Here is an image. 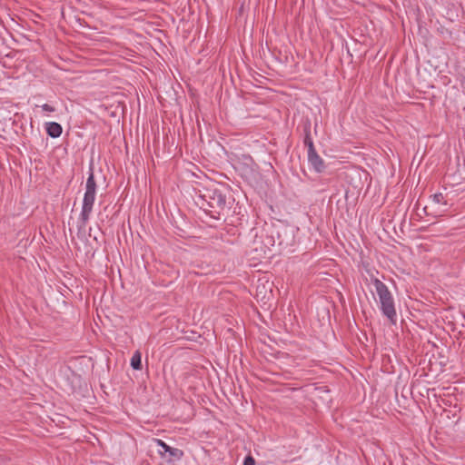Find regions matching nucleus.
I'll use <instances>...</instances> for the list:
<instances>
[{"instance_id":"nucleus-11","label":"nucleus","mask_w":465,"mask_h":465,"mask_svg":"<svg viewBox=\"0 0 465 465\" xmlns=\"http://www.w3.org/2000/svg\"><path fill=\"white\" fill-rule=\"evenodd\" d=\"M432 201L435 203H443V204H446V202L444 200V196L442 193H435L434 195H432Z\"/></svg>"},{"instance_id":"nucleus-10","label":"nucleus","mask_w":465,"mask_h":465,"mask_svg":"<svg viewBox=\"0 0 465 465\" xmlns=\"http://www.w3.org/2000/svg\"><path fill=\"white\" fill-rule=\"evenodd\" d=\"M117 114H122L123 116L125 115L124 107L120 104L116 106L114 111L110 113V116L112 117L117 116Z\"/></svg>"},{"instance_id":"nucleus-13","label":"nucleus","mask_w":465,"mask_h":465,"mask_svg":"<svg viewBox=\"0 0 465 465\" xmlns=\"http://www.w3.org/2000/svg\"><path fill=\"white\" fill-rule=\"evenodd\" d=\"M243 465H255V460L252 456H247L244 459Z\"/></svg>"},{"instance_id":"nucleus-3","label":"nucleus","mask_w":465,"mask_h":465,"mask_svg":"<svg viewBox=\"0 0 465 465\" xmlns=\"http://www.w3.org/2000/svg\"><path fill=\"white\" fill-rule=\"evenodd\" d=\"M372 284L375 287L377 295L379 297L381 310L383 315L386 316L391 323H395L397 320V313L394 305V299L391 292L385 285V283L377 278L372 280Z\"/></svg>"},{"instance_id":"nucleus-7","label":"nucleus","mask_w":465,"mask_h":465,"mask_svg":"<svg viewBox=\"0 0 465 465\" xmlns=\"http://www.w3.org/2000/svg\"><path fill=\"white\" fill-rule=\"evenodd\" d=\"M305 136L303 139L304 145L308 148V152L315 151V147L311 137V122L307 120L304 125Z\"/></svg>"},{"instance_id":"nucleus-4","label":"nucleus","mask_w":465,"mask_h":465,"mask_svg":"<svg viewBox=\"0 0 465 465\" xmlns=\"http://www.w3.org/2000/svg\"><path fill=\"white\" fill-rule=\"evenodd\" d=\"M275 233L278 234V232H276L273 226L263 228L259 233H256L253 242L256 245L255 250L258 251L260 249V251L264 253H266L267 251H271V248L274 246L276 242Z\"/></svg>"},{"instance_id":"nucleus-14","label":"nucleus","mask_w":465,"mask_h":465,"mask_svg":"<svg viewBox=\"0 0 465 465\" xmlns=\"http://www.w3.org/2000/svg\"><path fill=\"white\" fill-rule=\"evenodd\" d=\"M278 240H280V238L278 237ZM282 242V241H279V244L281 245Z\"/></svg>"},{"instance_id":"nucleus-1","label":"nucleus","mask_w":465,"mask_h":465,"mask_svg":"<svg viewBox=\"0 0 465 465\" xmlns=\"http://www.w3.org/2000/svg\"><path fill=\"white\" fill-rule=\"evenodd\" d=\"M197 204L212 218L220 220L224 215L226 197L218 188L210 186L201 192Z\"/></svg>"},{"instance_id":"nucleus-5","label":"nucleus","mask_w":465,"mask_h":465,"mask_svg":"<svg viewBox=\"0 0 465 465\" xmlns=\"http://www.w3.org/2000/svg\"><path fill=\"white\" fill-rule=\"evenodd\" d=\"M153 442L160 447L158 450V454L163 458L165 459L168 462H173L176 460H179L183 456V451L177 448H173L169 445H167L163 440L161 439H153Z\"/></svg>"},{"instance_id":"nucleus-12","label":"nucleus","mask_w":465,"mask_h":465,"mask_svg":"<svg viewBox=\"0 0 465 465\" xmlns=\"http://www.w3.org/2000/svg\"><path fill=\"white\" fill-rule=\"evenodd\" d=\"M41 108L43 109L44 112H46V113H54L55 111L54 107L48 104H45L41 105Z\"/></svg>"},{"instance_id":"nucleus-2","label":"nucleus","mask_w":465,"mask_h":465,"mask_svg":"<svg viewBox=\"0 0 465 465\" xmlns=\"http://www.w3.org/2000/svg\"><path fill=\"white\" fill-rule=\"evenodd\" d=\"M95 193H96V183L94 180V173L91 172L86 180L85 193L84 195L82 211H81L79 220H78V224H77L79 232L82 231L84 232V230H85V226L89 221L90 215L93 211V206H94V200H95Z\"/></svg>"},{"instance_id":"nucleus-6","label":"nucleus","mask_w":465,"mask_h":465,"mask_svg":"<svg viewBox=\"0 0 465 465\" xmlns=\"http://www.w3.org/2000/svg\"><path fill=\"white\" fill-rule=\"evenodd\" d=\"M308 162L313 170L317 173H322L325 170L323 159L317 153L316 150L308 152Z\"/></svg>"},{"instance_id":"nucleus-8","label":"nucleus","mask_w":465,"mask_h":465,"mask_svg":"<svg viewBox=\"0 0 465 465\" xmlns=\"http://www.w3.org/2000/svg\"><path fill=\"white\" fill-rule=\"evenodd\" d=\"M46 133L53 138L59 137L62 134V126L54 122H49L45 124Z\"/></svg>"},{"instance_id":"nucleus-9","label":"nucleus","mask_w":465,"mask_h":465,"mask_svg":"<svg viewBox=\"0 0 465 465\" xmlns=\"http://www.w3.org/2000/svg\"><path fill=\"white\" fill-rule=\"evenodd\" d=\"M131 366L134 370L142 369L141 353L139 351L134 353L131 359Z\"/></svg>"}]
</instances>
